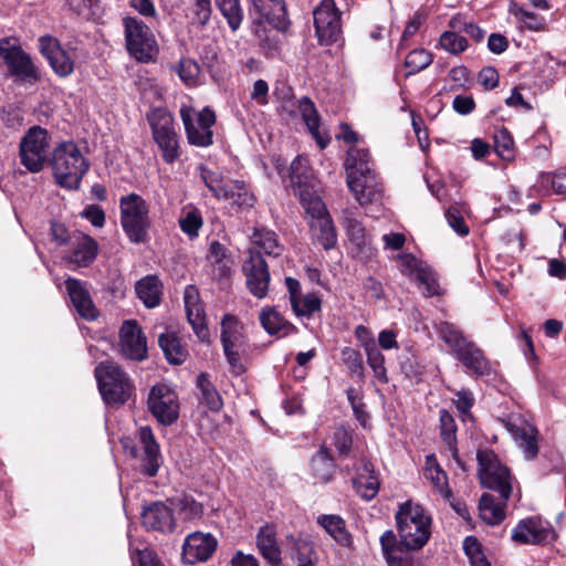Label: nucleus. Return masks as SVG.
<instances>
[{"instance_id":"37998d69","label":"nucleus","mask_w":566,"mask_h":566,"mask_svg":"<svg viewBox=\"0 0 566 566\" xmlns=\"http://www.w3.org/2000/svg\"><path fill=\"white\" fill-rule=\"evenodd\" d=\"M216 6L227 20L229 28L237 31L243 20V10L240 0H216Z\"/></svg>"},{"instance_id":"4c0bfd02","label":"nucleus","mask_w":566,"mask_h":566,"mask_svg":"<svg viewBox=\"0 0 566 566\" xmlns=\"http://www.w3.org/2000/svg\"><path fill=\"white\" fill-rule=\"evenodd\" d=\"M317 523L340 545L349 546L350 535L345 528L344 520L338 515H322Z\"/></svg>"},{"instance_id":"0e129e2a","label":"nucleus","mask_w":566,"mask_h":566,"mask_svg":"<svg viewBox=\"0 0 566 566\" xmlns=\"http://www.w3.org/2000/svg\"><path fill=\"white\" fill-rule=\"evenodd\" d=\"M408 549L399 551L395 555H390L386 559L388 566H423V560L407 552Z\"/></svg>"},{"instance_id":"6e6d98bb","label":"nucleus","mask_w":566,"mask_h":566,"mask_svg":"<svg viewBox=\"0 0 566 566\" xmlns=\"http://www.w3.org/2000/svg\"><path fill=\"white\" fill-rule=\"evenodd\" d=\"M292 551L297 563H315L317 559L314 544L308 538L300 537L295 539Z\"/></svg>"},{"instance_id":"bb28decb","label":"nucleus","mask_w":566,"mask_h":566,"mask_svg":"<svg viewBox=\"0 0 566 566\" xmlns=\"http://www.w3.org/2000/svg\"><path fill=\"white\" fill-rule=\"evenodd\" d=\"M297 107L312 137L315 139L319 148L324 149L331 142V137L319 129L321 117L315 104L308 97L304 96L298 101Z\"/></svg>"},{"instance_id":"9d476101","label":"nucleus","mask_w":566,"mask_h":566,"mask_svg":"<svg viewBox=\"0 0 566 566\" xmlns=\"http://www.w3.org/2000/svg\"><path fill=\"white\" fill-rule=\"evenodd\" d=\"M180 117L190 145L197 147L212 145L213 133L211 128L216 123L213 111L205 107L201 112H196L192 107L184 105L180 108Z\"/></svg>"},{"instance_id":"423d86ee","label":"nucleus","mask_w":566,"mask_h":566,"mask_svg":"<svg viewBox=\"0 0 566 566\" xmlns=\"http://www.w3.org/2000/svg\"><path fill=\"white\" fill-rule=\"evenodd\" d=\"M481 484L500 494L501 500L507 501L513 489V476L503 465L497 455L491 450H479L476 453Z\"/></svg>"},{"instance_id":"c03bdc74","label":"nucleus","mask_w":566,"mask_h":566,"mask_svg":"<svg viewBox=\"0 0 566 566\" xmlns=\"http://www.w3.org/2000/svg\"><path fill=\"white\" fill-rule=\"evenodd\" d=\"M260 322L263 328L271 335L284 331L286 334L294 326L285 321L274 308H264L260 313Z\"/></svg>"},{"instance_id":"774afa93","label":"nucleus","mask_w":566,"mask_h":566,"mask_svg":"<svg viewBox=\"0 0 566 566\" xmlns=\"http://www.w3.org/2000/svg\"><path fill=\"white\" fill-rule=\"evenodd\" d=\"M342 359L352 373H360L363 369L361 355L352 347H345L342 350Z\"/></svg>"},{"instance_id":"2eb2a0df","label":"nucleus","mask_w":566,"mask_h":566,"mask_svg":"<svg viewBox=\"0 0 566 566\" xmlns=\"http://www.w3.org/2000/svg\"><path fill=\"white\" fill-rule=\"evenodd\" d=\"M218 547L217 538L210 533L193 532L184 541L182 560L186 564L193 565L200 562H207Z\"/></svg>"},{"instance_id":"a19ab883","label":"nucleus","mask_w":566,"mask_h":566,"mask_svg":"<svg viewBox=\"0 0 566 566\" xmlns=\"http://www.w3.org/2000/svg\"><path fill=\"white\" fill-rule=\"evenodd\" d=\"M197 386L201 392V399L203 403L210 410L219 411L223 406L222 398L216 387L210 382L206 373H200L198 375Z\"/></svg>"},{"instance_id":"5701e85b","label":"nucleus","mask_w":566,"mask_h":566,"mask_svg":"<svg viewBox=\"0 0 566 566\" xmlns=\"http://www.w3.org/2000/svg\"><path fill=\"white\" fill-rule=\"evenodd\" d=\"M40 50L59 76H67L73 72L74 63L56 39L42 36L40 39Z\"/></svg>"},{"instance_id":"b1692460","label":"nucleus","mask_w":566,"mask_h":566,"mask_svg":"<svg viewBox=\"0 0 566 566\" xmlns=\"http://www.w3.org/2000/svg\"><path fill=\"white\" fill-rule=\"evenodd\" d=\"M65 287L75 311L81 317L86 321H93L98 316V311L82 281L69 277L65 280Z\"/></svg>"},{"instance_id":"8fccbe9b","label":"nucleus","mask_w":566,"mask_h":566,"mask_svg":"<svg viewBox=\"0 0 566 566\" xmlns=\"http://www.w3.org/2000/svg\"><path fill=\"white\" fill-rule=\"evenodd\" d=\"M510 12L518 19L520 22L524 24L525 28H527L531 31H542L545 29L546 20L527 10H524L523 8L518 7L516 3H513L510 8Z\"/></svg>"},{"instance_id":"de8ad7c7","label":"nucleus","mask_w":566,"mask_h":566,"mask_svg":"<svg viewBox=\"0 0 566 566\" xmlns=\"http://www.w3.org/2000/svg\"><path fill=\"white\" fill-rule=\"evenodd\" d=\"M200 170L202 181L217 199H221L222 196L227 195L229 180H224L220 172L206 167H201Z\"/></svg>"},{"instance_id":"a878e982","label":"nucleus","mask_w":566,"mask_h":566,"mask_svg":"<svg viewBox=\"0 0 566 566\" xmlns=\"http://www.w3.org/2000/svg\"><path fill=\"white\" fill-rule=\"evenodd\" d=\"M501 422L522 449L524 457L528 460L534 459L538 453L536 428L527 423L518 426L512 418L502 419Z\"/></svg>"},{"instance_id":"5fc2aeb1","label":"nucleus","mask_w":566,"mask_h":566,"mask_svg":"<svg viewBox=\"0 0 566 566\" xmlns=\"http://www.w3.org/2000/svg\"><path fill=\"white\" fill-rule=\"evenodd\" d=\"M432 63V54L424 49H417L406 56L405 64L410 69L409 74L418 73Z\"/></svg>"},{"instance_id":"4468645a","label":"nucleus","mask_w":566,"mask_h":566,"mask_svg":"<svg viewBox=\"0 0 566 566\" xmlns=\"http://www.w3.org/2000/svg\"><path fill=\"white\" fill-rule=\"evenodd\" d=\"M242 272L249 292L256 298H264L269 292L271 275L260 251L249 249V255L242 264Z\"/></svg>"},{"instance_id":"20e7f679","label":"nucleus","mask_w":566,"mask_h":566,"mask_svg":"<svg viewBox=\"0 0 566 566\" xmlns=\"http://www.w3.org/2000/svg\"><path fill=\"white\" fill-rule=\"evenodd\" d=\"M99 392L107 405L122 406L130 397L134 386L127 374L114 361L99 363L95 368Z\"/></svg>"},{"instance_id":"ddd939ff","label":"nucleus","mask_w":566,"mask_h":566,"mask_svg":"<svg viewBox=\"0 0 566 566\" xmlns=\"http://www.w3.org/2000/svg\"><path fill=\"white\" fill-rule=\"evenodd\" d=\"M0 59L3 60L11 76L23 81L39 78L38 70L31 57L10 39H0Z\"/></svg>"},{"instance_id":"e433bc0d","label":"nucleus","mask_w":566,"mask_h":566,"mask_svg":"<svg viewBox=\"0 0 566 566\" xmlns=\"http://www.w3.org/2000/svg\"><path fill=\"white\" fill-rule=\"evenodd\" d=\"M505 503L503 500L496 502L493 495L483 493L479 503L480 517L490 525L500 524L505 517Z\"/></svg>"},{"instance_id":"1a4fd4ad","label":"nucleus","mask_w":566,"mask_h":566,"mask_svg":"<svg viewBox=\"0 0 566 566\" xmlns=\"http://www.w3.org/2000/svg\"><path fill=\"white\" fill-rule=\"evenodd\" d=\"M50 136L40 126L31 127L22 137L19 146L20 163L32 174L40 172L49 158Z\"/></svg>"},{"instance_id":"a211bd4d","label":"nucleus","mask_w":566,"mask_h":566,"mask_svg":"<svg viewBox=\"0 0 566 566\" xmlns=\"http://www.w3.org/2000/svg\"><path fill=\"white\" fill-rule=\"evenodd\" d=\"M184 302L187 318L193 333L201 342L209 339V329L206 323V313L199 298V291L193 285H188L184 292Z\"/></svg>"},{"instance_id":"72a5a7b5","label":"nucleus","mask_w":566,"mask_h":566,"mask_svg":"<svg viewBox=\"0 0 566 566\" xmlns=\"http://www.w3.org/2000/svg\"><path fill=\"white\" fill-rule=\"evenodd\" d=\"M313 238L322 244L325 250L333 249L337 243V234L331 217H321L310 222Z\"/></svg>"},{"instance_id":"f03ea898","label":"nucleus","mask_w":566,"mask_h":566,"mask_svg":"<svg viewBox=\"0 0 566 566\" xmlns=\"http://www.w3.org/2000/svg\"><path fill=\"white\" fill-rule=\"evenodd\" d=\"M400 544L406 549H421L431 535V517L424 509L411 501L399 505L395 515Z\"/></svg>"},{"instance_id":"9b49d317","label":"nucleus","mask_w":566,"mask_h":566,"mask_svg":"<svg viewBox=\"0 0 566 566\" xmlns=\"http://www.w3.org/2000/svg\"><path fill=\"white\" fill-rule=\"evenodd\" d=\"M340 11L334 0H322L314 9V25L318 42L329 45L338 41L342 34Z\"/></svg>"},{"instance_id":"7c9ffc66","label":"nucleus","mask_w":566,"mask_h":566,"mask_svg":"<svg viewBox=\"0 0 566 566\" xmlns=\"http://www.w3.org/2000/svg\"><path fill=\"white\" fill-rule=\"evenodd\" d=\"M345 168L347 172V180H352V172L355 171L359 174L356 176L357 178L364 177L365 175L375 171L370 160L369 151L357 146H352L348 149Z\"/></svg>"},{"instance_id":"393cba45","label":"nucleus","mask_w":566,"mask_h":566,"mask_svg":"<svg viewBox=\"0 0 566 566\" xmlns=\"http://www.w3.org/2000/svg\"><path fill=\"white\" fill-rule=\"evenodd\" d=\"M139 442L143 448L142 472L148 476H155L161 464L159 444L156 442L149 427H142L138 430Z\"/></svg>"},{"instance_id":"7ed1b4c3","label":"nucleus","mask_w":566,"mask_h":566,"mask_svg":"<svg viewBox=\"0 0 566 566\" xmlns=\"http://www.w3.org/2000/svg\"><path fill=\"white\" fill-rule=\"evenodd\" d=\"M439 337L449 346L452 355L467 369L478 376L488 375L490 363L481 348L467 339L462 332L452 323L441 322L437 328Z\"/></svg>"},{"instance_id":"f704fd0d","label":"nucleus","mask_w":566,"mask_h":566,"mask_svg":"<svg viewBox=\"0 0 566 566\" xmlns=\"http://www.w3.org/2000/svg\"><path fill=\"white\" fill-rule=\"evenodd\" d=\"M311 470L317 482L327 483L332 480L335 463L327 448L321 447L312 457Z\"/></svg>"},{"instance_id":"338daca9","label":"nucleus","mask_w":566,"mask_h":566,"mask_svg":"<svg viewBox=\"0 0 566 566\" xmlns=\"http://www.w3.org/2000/svg\"><path fill=\"white\" fill-rule=\"evenodd\" d=\"M380 545L385 559L389 558L390 555H395L403 547L401 544H397V536L392 531H386L380 536Z\"/></svg>"},{"instance_id":"f8f14e48","label":"nucleus","mask_w":566,"mask_h":566,"mask_svg":"<svg viewBox=\"0 0 566 566\" xmlns=\"http://www.w3.org/2000/svg\"><path fill=\"white\" fill-rule=\"evenodd\" d=\"M148 410L160 424L170 426L179 417V402L176 392L165 384L155 385L148 395Z\"/></svg>"},{"instance_id":"a18cd8bd","label":"nucleus","mask_w":566,"mask_h":566,"mask_svg":"<svg viewBox=\"0 0 566 566\" xmlns=\"http://www.w3.org/2000/svg\"><path fill=\"white\" fill-rule=\"evenodd\" d=\"M367 355V363L374 371L375 377L381 381L387 382V370L385 367V357L377 347L375 340H368L365 345Z\"/></svg>"},{"instance_id":"0eeeda50","label":"nucleus","mask_w":566,"mask_h":566,"mask_svg":"<svg viewBox=\"0 0 566 566\" xmlns=\"http://www.w3.org/2000/svg\"><path fill=\"white\" fill-rule=\"evenodd\" d=\"M123 25L129 55L142 63L153 61L158 53V44L151 29L144 21L133 17L124 18Z\"/></svg>"},{"instance_id":"dca6fc26","label":"nucleus","mask_w":566,"mask_h":566,"mask_svg":"<svg viewBox=\"0 0 566 566\" xmlns=\"http://www.w3.org/2000/svg\"><path fill=\"white\" fill-rule=\"evenodd\" d=\"M554 531L539 517L522 520L512 531V539L521 544H544L553 539Z\"/></svg>"},{"instance_id":"09e8293b","label":"nucleus","mask_w":566,"mask_h":566,"mask_svg":"<svg viewBox=\"0 0 566 566\" xmlns=\"http://www.w3.org/2000/svg\"><path fill=\"white\" fill-rule=\"evenodd\" d=\"M254 34L265 55L269 57L275 56V54L279 52V40L276 34L268 30L263 25V21H258L255 24Z\"/></svg>"},{"instance_id":"603ef678","label":"nucleus","mask_w":566,"mask_h":566,"mask_svg":"<svg viewBox=\"0 0 566 566\" xmlns=\"http://www.w3.org/2000/svg\"><path fill=\"white\" fill-rule=\"evenodd\" d=\"M352 481L357 494L366 501L374 499L379 491V480L376 474L369 478L353 476Z\"/></svg>"},{"instance_id":"bf43d9fd","label":"nucleus","mask_w":566,"mask_h":566,"mask_svg":"<svg viewBox=\"0 0 566 566\" xmlns=\"http://www.w3.org/2000/svg\"><path fill=\"white\" fill-rule=\"evenodd\" d=\"M176 72L185 84L195 85L200 74V67L192 59L185 57L179 61Z\"/></svg>"},{"instance_id":"3c124183","label":"nucleus","mask_w":566,"mask_h":566,"mask_svg":"<svg viewBox=\"0 0 566 566\" xmlns=\"http://www.w3.org/2000/svg\"><path fill=\"white\" fill-rule=\"evenodd\" d=\"M291 306L296 316L310 317L314 313L321 311L322 301L316 294L308 293L304 296H301V298H298L297 301L293 302Z\"/></svg>"},{"instance_id":"e2e57ef3","label":"nucleus","mask_w":566,"mask_h":566,"mask_svg":"<svg viewBox=\"0 0 566 566\" xmlns=\"http://www.w3.org/2000/svg\"><path fill=\"white\" fill-rule=\"evenodd\" d=\"M333 441L339 454L347 455L353 446V432L345 427H338L334 432Z\"/></svg>"},{"instance_id":"13d9d810","label":"nucleus","mask_w":566,"mask_h":566,"mask_svg":"<svg viewBox=\"0 0 566 566\" xmlns=\"http://www.w3.org/2000/svg\"><path fill=\"white\" fill-rule=\"evenodd\" d=\"M514 142L506 128H501L494 134V148L496 154L503 159H512Z\"/></svg>"},{"instance_id":"c756f323","label":"nucleus","mask_w":566,"mask_h":566,"mask_svg":"<svg viewBox=\"0 0 566 566\" xmlns=\"http://www.w3.org/2000/svg\"><path fill=\"white\" fill-rule=\"evenodd\" d=\"M220 339L223 348H241L244 345V327L235 316H223Z\"/></svg>"},{"instance_id":"864d4df0","label":"nucleus","mask_w":566,"mask_h":566,"mask_svg":"<svg viewBox=\"0 0 566 566\" xmlns=\"http://www.w3.org/2000/svg\"><path fill=\"white\" fill-rule=\"evenodd\" d=\"M175 507L184 515L186 520L198 518L203 514V506L192 496L182 495L174 500Z\"/></svg>"},{"instance_id":"49530a36","label":"nucleus","mask_w":566,"mask_h":566,"mask_svg":"<svg viewBox=\"0 0 566 566\" xmlns=\"http://www.w3.org/2000/svg\"><path fill=\"white\" fill-rule=\"evenodd\" d=\"M180 230L189 237L195 239L199 235V230L203 226V220L200 211L196 208L184 210L178 220Z\"/></svg>"},{"instance_id":"c9c22d12","label":"nucleus","mask_w":566,"mask_h":566,"mask_svg":"<svg viewBox=\"0 0 566 566\" xmlns=\"http://www.w3.org/2000/svg\"><path fill=\"white\" fill-rule=\"evenodd\" d=\"M423 475L430 481L432 486L444 497L451 495V490L448 484L447 473L438 464L434 454L426 457V467Z\"/></svg>"},{"instance_id":"412c9836","label":"nucleus","mask_w":566,"mask_h":566,"mask_svg":"<svg viewBox=\"0 0 566 566\" xmlns=\"http://www.w3.org/2000/svg\"><path fill=\"white\" fill-rule=\"evenodd\" d=\"M70 244V252L65 256L67 263L75 268H87L95 261L98 244L91 235L81 232L74 233Z\"/></svg>"},{"instance_id":"ea45409f","label":"nucleus","mask_w":566,"mask_h":566,"mask_svg":"<svg viewBox=\"0 0 566 566\" xmlns=\"http://www.w3.org/2000/svg\"><path fill=\"white\" fill-rule=\"evenodd\" d=\"M221 199L230 200L240 208H251L255 202L254 196L248 190L244 182L238 180H229L227 195Z\"/></svg>"},{"instance_id":"4d7b16f0","label":"nucleus","mask_w":566,"mask_h":566,"mask_svg":"<svg viewBox=\"0 0 566 566\" xmlns=\"http://www.w3.org/2000/svg\"><path fill=\"white\" fill-rule=\"evenodd\" d=\"M440 46L451 54H459L468 48V41L464 36L454 31H446L439 40Z\"/></svg>"},{"instance_id":"cd10ccee","label":"nucleus","mask_w":566,"mask_h":566,"mask_svg":"<svg viewBox=\"0 0 566 566\" xmlns=\"http://www.w3.org/2000/svg\"><path fill=\"white\" fill-rule=\"evenodd\" d=\"M344 227L346 228L350 242L357 250V255L360 258H370L374 251L370 239L367 237L365 228L354 217L352 211L344 212Z\"/></svg>"},{"instance_id":"2f4dec72","label":"nucleus","mask_w":566,"mask_h":566,"mask_svg":"<svg viewBox=\"0 0 566 566\" xmlns=\"http://www.w3.org/2000/svg\"><path fill=\"white\" fill-rule=\"evenodd\" d=\"M158 343L165 354V357L170 364L180 365L187 359L188 349L181 344V340L176 333H163L158 338Z\"/></svg>"},{"instance_id":"4be33fe9","label":"nucleus","mask_w":566,"mask_h":566,"mask_svg":"<svg viewBox=\"0 0 566 566\" xmlns=\"http://www.w3.org/2000/svg\"><path fill=\"white\" fill-rule=\"evenodd\" d=\"M259 21H265L277 31H285L289 27L285 0H249Z\"/></svg>"},{"instance_id":"f3484780","label":"nucleus","mask_w":566,"mask_h":566,"mask_svg":"<svg viewBox=\"0 0 566 566\" xmlns=\"http://www.w3.org/2000/svg\"><path fill=\"white\" fill-rule=\"evenodd\" d=\"M358 172H352L347 186L360 206L378 202L382 198L384 187L376 171L357 178Z\"/></svg>"},{"instance_id":"680f3d73","label":"nucleus","mask_w":566,"mask_h":566,"mask_svg":"<svg viewBox=\"0 0 566 566\" xmlns=\"http://www.w3.org/2000/svg\"><path fill=\"white\" fill-rule=\"evenodd\" d=\"M399 270L403 275L410 279H417L419 272L423 271L424 266L415 255L410 253H402L398 255Z\"/></svg>"},{"instance_id":"39448f33","label":"nucleus","mask_w":566,"mask_h":566,"mask_svg":"<svg viewBox=\"0 0 566 566\" xmlns=\"http://www.w3.org/2000/svg\"><path fill=\"white\" fill-rule=\"evenodd\" d=\"M120 224L130 242L143 243L150 227L149 205L146 200L130 192L119 199Z\"/></svg>"},{"instance_id":"6ab92c4d","label":"nucleus","mask_w":566,"mask_h":566,"mask_svg":"<svg viewBox=\"0 0 566 566\" xmlns=\"http://www.w3.org/2000/svg\"><path fill=\"white\" fill-rule=\"evenodd\" d=\"M120 349L133 360H143L147 355L146 337L135 321H126L119 332Z\"/></svg>"},{"instance_id":"69168bd1","label":"nucleus","mask_w":566,"mask_h":566,"mask_svg":"<svg viewBox=\"0 0 566 566\" xmlns=\"http://www.w3.org/2000/svg\"><path fill=\"white\" fill-rule=\"evenodd\" d=\"M446 219L449 226L461 237H464L469 233V227L465 224L462 214L460 213L458 208L450 207L446 211Z\"/></svg>"},{"instance_id":"473e14b6","label":"nucleus","mask_w":566,"mask_h":566,"mask_svg":"<svg viewBox=\"0 0 566 566\" xmlns=\"http://www.w3.org/2000/svg\"><path fill=\"white\" fill-rule=\"evenodd\" d=\"M135 291L139 300L148 308H154L160 303L161 283L155 275H147L136 283Z\"/></svg>"},{"instance_id":"79ce46f5","label":"nucleus","mask_w":566,"mask_h":566,"mask_svg":"<svg viewBox=\"0 0 566 566\" xmlns=\"http://www.w3.org/2000/svg\"><path fill=\"white\" fill-rule=\"evenodd\" d=\"M290 181L295 188L312 186V172L308 168V160L305 157L297 156L290 166Z\"/></svg>"},{"instance_id":"c85d7f7f","label":"nucleus","mask_w":566,"mask_h":566,"mask_svg":"<svg viewBox=\"0 0 566 566\" xmlns=\"http://www.w3.org/2000/svg\"><path fill=\"white\" fill-rule=\"evenodd\" d=\"M256 547L271 566H281V548L273 526H262L256 534Z\"/></svg>"},{"instance_id":"f257e3e1","label":"nucleus","mask_w":566,"mask_h":566,"mask_svg":"<svg viewBox=\"0 0 566 566\" xmlns=\"http://www.w3.org/2000/svg\"><path fill=\"white\" fill-rule=\"evenodd\" d=\"M50 164L56 184L69 190H77L90 169L88 160L74 142L60 143L52 151Z\"/></svg>"},{"instance_id":"6e6552de","label":"nucleus","mask_w":566,"mask_h":566,"mask_svg":"<svg viewBox=\"0 0 566 566\" xmlns=\"http://www.w3.org/2000/svg\"><path fill=\"white\" fill-rule=\"evenodd\" d=\"M147 119L163 159L167 164H172L180 156L179 139L174 128L172 115L165 108H156L147 115Z\"/></svg>"},{"instance_id":"052dcab7","label":"nucleus","mask_w":566,"mask_h":566,"mask_svg":"<svg viewBox=\"0 0 566 566\" xmlns=\"http://www.w3.org/2000/svg\"><path fill=\"white\" fill-rule=\"evenodd\" d=\"M440 427L443 441L453 448L457 440V426L453 416L446 409L440 410Z\"/></svg>"},{"instance_id":"58836bf2","label":"nucleus","mask_w":566,"mask_h":566,"mask_svg":"<svg viewBox=\"0 0 566 566\" xmlns=\"http://www.w3.org/2000/svg\"><path fill=\"white\" fill-rule=\"evenodd\" d=\"M251 241L269 255L279 256L283 251L276 233L265 228H255L251 235Z\"/></svg>"},{"instance_id":"aec40b11","label":"nucleus","mask_w":566,"mask_h":566,"mask_svg":"<svg viewBox=\"0 0 566 566\" xmlns=\"http://www.w3.org/2000/svg\"><path fill=\"white\" fill-rule=\"evenodd\" d=\"M142 524L148 531L170 533L176 527L172 509L164 502H154L142 512Z\"/></svg>"}]
</instances>
